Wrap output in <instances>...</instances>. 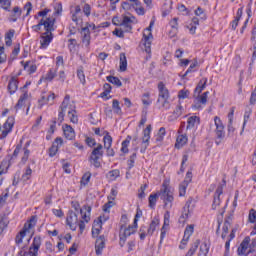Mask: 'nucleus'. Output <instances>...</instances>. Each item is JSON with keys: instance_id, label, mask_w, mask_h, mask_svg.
Instances as JSON below:
<instances>
[{"instance_id": "f257e3e1", "label": "nucleus", "mask_w": 256, "mask_h": 256, "mask_svg": "<svg viewBox=\"0 0 256 256\" xmlns=\"http://www.w3.org/2000/svg\"><path fill=\"white\" fill-rule=\"evenodd\" d=\"M91 211V206L84 205L82 209H80V215L82 219L80 221L77 213L72 210L68 211L66 217V225L71 231H77V227H79L80 234L82 235L83 231H85V223H89V221H91Z\"/></svg>"}, {"instance_id": "f03ea898", "label": "nucleus", "mask_w": 256, "mask_h": 256, "mask_svg": "<svg viewBox=\"0 0 256 256\" xmlns=\"http://www.w3.org/2000/svg\"><path fill=\"white\" fill-rule=\"evenodd\" d=\"M70 123L77 125L79 123V113L77 112V106L71 103V95L66 94L63 101L61 102L58 110V123L61 125L65 121V114Z\"/></svg>"}, {"instance_id": "7ed1b4c3", "label": "nucleus", "mask_w": 256, "mask_h": 256, "mask_svg": "<svg viewBox=\"0 0 256 256\" xmlns=\"http://www.w3.org/2000/svg\"><path fill=\"white\" fill-rule=\"evenodd\" d=\"M158 195L163 201L164 207H173V201H175V196L173 188L171 187V180L165 179L162 183L161 189L158 191Z\"/></svg>"}, {"instance_id": "20e7f679", "label": "nucleus", "mask_w": 256, "mask_h": 256, "mask_svg": "<svg viewBox=\"0 0 256 256\" xmlns=\"http://www.w3.org/2000/svg\"><path fill=\"white\" fill-rule=\"evenodd\" d=\"M169 99H171V93L169 89L165 85L164 82L158 83V103H161L163 109L166 111L171 109V104L169 103Z\"/></svg>"}, {"instance_id": "39448f33", "label": "nucleus", "mask_w": 256, "mask_h": 256, "mask_svg": "<svg viewBox=\"0 0 256 256\" xmlns=\"http://www.w3.org/2000/svg\"><path fill=\"white\" fill-rule=\"evenodd\" d=\"M137 229H139V226L135 224L128 225L127 227H125V225L120 226V232H119L120 247H125L127 243V239H129L131 235H135V233H137Z\"/></svg>"}, {"instance_id": "423d86ee", "label": "nucleus", "mask_w": 256, "mask_h": 256, "mask_svg": "<svg viewBox=\"0 0 256 256\" xmlns=\"http://www.w3.org/2000/svg\"><path fill=\"white\" fill-rule=\"evenodd\" d=\"M153 25H155V22L151 21L149 27L144 29L142 37L144 51L148 54L149 59H151V45L153 43V33L151 32L153 29Z\"/></svg>"}, {"instance_id": "0eeeda50", "label": "nucleus", "mask_w": 256, "mask_h": 256, "mask_svg": "<svg viewBox=\"0 0 256 256\" xmlns=\"http://www.w3.org/2000/svg\"><path fill=\"white\" fill-rule=\"evenodd\" d=\"M14 109L16 113L21 111V109H27V111L31 109V93L29 91L21 92L19 99L14 106Z\"/></svg>"}, {"instance_id": "6e6552de", "label": "nucleus", "mask_w": 256, "mask_h": 256, "mask_svg": "<svg viewBox=\"0 0 256 256\" xmlns=\"http://www.w3.org/2000/svg\"><path fill=\"white\" fill-rule=\"evenodd\" d=\"M214 126V133L216 135L215 144L221 145V141L225 139V124H223V120H221V117H214Z\"/></svg>"}, {"instance_id": "1a4fd4ad", "label": "nucleus", "mask_w": 256, "mask_h": 256, "mask_svg": "<svg viewBox=\"0 0 256 256\" xmlns=\"http://www.w3.org/2000/svg\"><path fill=\"white\" fill-rule=\"evenodd\" d=\"M42 27H44L45 32L46 31H55V19L51 17L42 18L38 24L32 26V31L34 33H39L41 31Z\"/></svg>"}, {"instance_id": "9d476101", "label": "nucleus", "mask_w": 256, "mask_h": 256, "mask_svg": "<svg viewBox=\"0 0 256 256\" xmlns=\"http://www.w3.org/2000/svg\"><path fill=\"white\" fill-rule=\"evenodd\" d=\"M103 157V145L98 144L96 148H94L89 157L90 165H93L96 169L101 167L100 159Z\"/></svg>"}, {"instance_id": "9b49d317", "label": "nucleus", "mask_w": 256, "mask_h": 256, "mask_svg": "<svg viewBox=\"0 0 256 256\" xmlns=\"http://www.w3.org/2000/svg\"><path fill=\"white\" fill-rule=\"evenodd\" d=\"M13 127H15V117L9 116L5 123L1 126L0 124V140L7 139L10 133H13Z\"/></svg>"}, {"instance_id": "f8f14e48", "label": "nucleus", "mask_w": 256, "mask_h": 256, "mask_svg": "<svg viewBox=\"0 0 256 256\" xmlns=\"http://www.w3.org/2000/svg\"><path fill=\"white\" fill-rule=\"evenodd\" d=\"M55 99H57L55 92H42L38 99V109H43L45 105H55Z\"/></svg>"}, {"instance_id": "ddd939ff", "label": "nucleus", "mask_w": 256, "mask_h": 256, "mask_svg": "<svg viewBox=\"0 0 256 256\" xmlns=\"http://www.w3.org/2000/svg\"><path fill=\"white\" fill-rule=\"evenodd\" d=\"M135 23H137V18H135V16L123 15L122 21L116 25H120V27L124 29L125 33H131V31H133V25H135Z\"/></svg>"}, {"instance_id": "4468645a", "label": "nucleus", "mask_w": 256, "mask_h": 256, "mask_svg": "<svg viewBox=\"0 0 256 256\" xmlns=\"http://www.w3.org/2000/svg\"><path fill=\"white\" fill-rule=\"evenodd\" d=\"M249 243H251V238L247 236L244 238V240L241 242L240 246L238 247L237 254L247 256L253 253V249L249 247Z\"/></svg>"}, {"instance_id": "2eb2a0df", "label": "nucleus", "mask_w": 256, "mask_h": 256, "mask_svg": "<svg viewBox=\"0 0 256 256\" xmlns=\"http://www.w3.org/2000/svg\"><path fill=\"white\" fill-rule=\"evenodd\" d=\"M53 31H46L40 35V49H47L53 43Z\"/></svg>"}, {"instance_id": "dca6fc26", "label": "nucleus", "mask_w": 256, "mask_h": 256, "mask_svg": "<svg viewBox=\"0 0 256 256\" xmlns=\"http://www.w3.org/2000/svg\"><path fill=\"white\" fill-rule=\"evenodd\" d=\"M151 130V125H148L143 130L142 147L140 149V153H145L147 151V147H149V141H151Z\"/></svg>"}, {"instance_id": "f3484780", "label": "nucleus", "mask_w": 256, "mask_h": 256, "mask_svg": "<svg viewBox=\"0 0 256 256\" xmlns=\"http://www.w3.org/2000/svg\"><path fill=\"white\" fill-rule=\"evenodd\" d=\"M80 33L82 46L89 51L91 47V31L88 27H83Z\"/></svg>"}, {"instance_id": "a211bd4d", "label": "nucleus", "mask_w": 256, "mask_h": 256, "mask_svg": "<svg viewBox=\"0 0 256 256\" xmlns=\"http://www.w3.org/2000/svg\"><path fill=\"white\" fill-rule=\"evenodd\" d=\"M170 219H171V214L169 212H166L164 214L163 226L160 230L161 231L160 232V245L163 244L165 237H167V231H169Z\"/></svg>"}, {"instance_id": "6ab92c4d", "label": "nucleus", "mask_w": 256, "mask_h": 256, "mask_svg": "<svg viewBox=\"0 0 256 256\" xmlns=\"http://www.w3.org/2000/svg\"><path fill=\"white\" fill-rule=\"evenodd\" d=\"M57 68H49L48 71L41 76L38 83L41 85V83H51L57 77Z\"/></svg>"}, {"instance_id": "aec40b11", "label": "nucleus", "mask_w": 256, "mask_h": 256, "mask_svg": "<svg viewBox=\"0 0 256 256\" xmlns=\"http://www.w3.org/2000/svg\"><path fill=\"white\" fill-rule=\"evenodd\" d=\"M63 143H64V141L61 137L55 138V140L52 143V146L48 150L49 157H55V155H57V153H59V149H61V147H63Z\"/></svg>"}, {"instance_id": "412c9836", "label": "nucleus", "mask_w": 256, "mask_h": 256, "mask_svg": "<svg viewBox=\"0 0 256 256\" xmlns=\"http://www.w3.org/2000/svg\"><path fill=\"white\" fill-rule=\"evenodd\" d=\"M42 243H43V240L41 239V236H35L29 247L30 249L29 254L32 256H37L39 253V249H41Z\"/></svg>"}, {"instance_id": "4be33fe9", "label": "nucleus", "mask_w": 256, "mask_h": 256, "mask_svg": "<svg viewBox=\"0 0 256 256\" xmlns=\"http://www.w3.org/2000/svg\"><path fill=\"white\" fill-rule=\"evenodd\" d=\"M20 65L23 66L24 71H26L28 75H33L34 73H37V62L35 60H22L20 62Z\"/></svg>"}, {"instance_id": "5701e85b", "label": "nucleus", "mask_w": 256, "mask_h": 256, "mask_svg": "<svg viewBox=\"0 0 256 256\" xmlns=\"http://www.w3.org/2000/svg\"><path fill=\"white\" fill-rule=\"evenodd\" d=\"M71 14L73 23L81 27V25H83V12H81V6H75L74 11H71Z\"/></svg>"}, {"instance_id": "b1692460", "label": "nucleus", "mask_w": 256, "mask_h": 256, "mask_svg": "<svg viewBox=\"0 0 256 256\" xmlns=\"http://www.w3.org/2000/svg\"><path fill=\"white\" fill-rule=\"evenodd\" d=\"M62 131L65 139L68 141H74L75 137H77V134L75 133V129L72 125L64 124L62 126Z\"/></svg>"}, {"instance_id": "393cba45", "label": "nucleus", "mask_w": 256, "mask_h": 256, "mask_svg": "<svg viewBox=\"0 0 256 256\" xmlns=\"http://www.w3.org/2000/svg\"><path fill=\"white\" fill-rule=\"evenodd\" d=\"M199 125H201V117L197 115L190 116L187 119L186 130L191 131V129H197Z\"/></svg>"}, {"instance_id": "a878e982", "label": "nucleus", "mask_w": 256, "mask_h": 256, "mask_svg": "<svg viewBox=\"0 0 256 256\" xmlns=\"http://www.w3.org/2000/svg\"><path fill=\"white\" fill-rule=\"evenodd\" d=\"M37 225V216H31L29 220H27L22 228L24 233H31L35 229Z\"/></svg>"}, {"instance_id": "bb28decb", "label": "nucleus", "mask_w": 256, "mask_h": 256, "mask_svg": "<svg viewBox=\"0 0 256 256\" xmlns=\"http://www.w3.org/2000/svg\"><path fill=\"white\" fill-rule=\"evenodd\" d=\"M159 225H161V220L159 219L158 216H155L149 224V227L147 229V235H149V237H153V233L157 231Z\"/></svg>"}, {"instance_id": "cd10ccee", "label": "nucleus", "mask_w": 256, "mask_h": 256, "mask_svg": "<svg viewBox=\"0 0 256 256\" xmlns=\"http://www.w3.org/2000/svg\"><path fill=\"white\" fill-rule=\"evenodd\" d=\"M231 223H233V214H230L225 218V221L222 227V234H221L222 239H225L229 234V227H231Z\"/></svg>"}, {"instance_id": "c85d7f7f", "label": "nucleus", "mask_w": 256, "mask_h": 256, "mask_svg": "<svg viewBox=\"0 0 256 256\" xmlns=\"http://www.w3.org/2000/svg\"><path fill=\"white\" fill-rule=\"evenodd\" d=\"M221 195H223V185H219L214 193L212 209H217L221 205Z\"/></svg>"}, {"instance_id": "c756f323", "label": "nucleus", "mask_w": 256, "mask_h": 256, "mask_svg": "<svg viewBox=\"0 0 256 256\" xmlns=\"http://www.w3.org/2000/svg\"><path fill=\"white\" fill-rule=\"evenodd\" d=\"M7 89L10 95H15V93H17V89H19V80H17L15 76L10 78Z\"/></svg>"}, {"instance_id": "7c9ffc66", "label": "nucleus", "mask_w": 256, "mask_h": 256, "mask_svg": "<svg viewBox=\"0 0 256 256\" xmlns=\"http://www.w3.org/2000/svg\"><path fill=\"white\" fill-rule=\"evenodd\" d=\"M209 97V91H206L196 98L197 103L194 105V109H203L201 105H207V99Z\"/></svg>"}, {"instance_id": "2f4dec72", "label": "nucleus", "mask_w": 256, "mask_h": 256, "mask_svg": "<svg viewBox=\"0 0 256 256\" xmlns=\"http://www.w3.org/2000/svg\"><path fill=\"white\" fill-rule=\"evenodd\" d=\"M103 249H105V236H100L95 243L96 255H103Z\"/></svg>"}, {"instance_id": "473e14b6", "label": "nucleus", "mask_w": 256, "mask_h": 256, "mask_svg": "<svg viewBox=\"0 0 256 256\" xmlns=\"http://www.w3.org/2000/svg\"><path fill=\"white\" fill-rule=\"evenodd\" d=\"M188 141L189 137H187V134H179L176 138V149H183V147H185V144L188 143Z\"/></svg>"}, {"instance_id": "72a5a7b5", "label": "nucleus", "mask_w": 256, "mask_h": 256, "mask_svg": "<svg viewBox=\"0 0 256 256\" xmlns=\"http://www.w3.org/2000/svg\"><path fill=\"white\" fill-rule=\"evenodd\" d=\"M9 217L6 214H0V235L5 233L7 227H9Z\"/></svg>"}, {"instance_id": "f704fd0d", "label": "nucleus", "mask_w": 256, "mask_h": 256, "mask_svg": "<svg viewBox=\"0 0 256 256\" xmlns=\"http://www.w3.org/2000/svg\"><path fill=\"white\" fill-rule=\"evenodd\" d=\"M22 14L21 8L19 6H16L12 10V14L9 16L8 21L10 23H17V21L20 19Z\"/></svg>"}, {"instance_id": "c9c22d12", "label": "nucleus", "mask_w": 256, "mask_h": 256, "mask_svg": "<svg viewBox=\"0 0 256 256\" xmlns=\"http://www.w3.org/2000/svg\"><path fill=\"white\" fill-rule=\"evenodd\" d=\"M15 37V29H10L4 34V41L6 47H11L13 45V38Z\"/></svg>"}, {"instance_id": "e433bc0d", "label": "nucleus", "mask_w": 256, "mask_h": 256, "mask_svg": "<svg viewBox=\"0 0 256 256\" xmlns=\"http://www.w3.org/2000/svg\"><path fill=\"white\" fill-rule=\"evenodd\" d=\"M252 114H253V109H251V107L247 106L245 108V112H244V121H243L242 131H241L240 135H243V131H245V127L247 126V123H249V119H251Z\"/></svg>"}, {"instance_id": "4c0bfd02", "label": "nucleus", "mask_w": 256, "mask_h": 256, "mask_svg": "<svg viewBox=\"0 0 256 256\" xmlns=\"http://www.w3.org/2000/svg\"><path fill=\"white\" fill-rule=\"evenodd\" d=\"M189 215H191V210H185L184 208L182 209L181 215L178 219L179 225L182 227H185V223H187L189 219Z\"/></svg>"}, {"instance_id": "58836bf2", "label": "nucleus", "mask_w": 256, "mask_h": 256, "mask_svg": "<svg viewBox=\"0 0 256 256\" xmlns=\"http://www.w3.org/2000/svg\"><path fill=\"white\" fill-rule=\"evenodd\" d=\"M169 25L172 29V31H170V35L171 37H175V35H177L178 31H179V18L175 17L172 20H170Z\"/></svg>"}, {"instance_id": "ea45409f", "label": "nucleus", "mask_w": 256, "mask_h": 256, "mask_svg": "<svg viewBox=\"0 0 256 256\" xmlns=\"http://www.w3.org/2000/svg\"><path fill=\"white\" fill-rule=\"evenodd\" d=\"M103 135L104 149H109L110 147H113V137H111L109 131H104Z\"/></svg>"}, {"instance_id": "a19ab883", "label": "nucleus", "mask_w": 256, "mask_h": 256, "mask_svg": "<svg viewBox=\"0 0 256 256\" xmlns=\"http://www.w3.org/2000/svg\"><path fill=\"white\" fill-rule=\"evenodd\" d=\"M159 197V192L152 193L149 195L148 207H150V209H155V207H157V199H159Z\"/></svg>"}, {"instance_id": "79ce46f5", "label": "nucleus", "mask_w": 256, "mask_h": 256, "mask_svg": "<svg viewBox=\"0 0 256 256\" xmlns=\"http://www.w3.org/2000/svg\"><path fill=\"white\" fill-rule=\"evenodd\" d=\"M131 139H133V137H131V135H128L126 137V139L121 143V153H124V155H127V153H129V145H131Z\"/></svg>"}, {"instance_id": "37998d69", "label": "nucleus", "mask_w": 256, "mask_h": 256, "mask_svg": "<svg viewBox=\"0 0 256 256\" xmlns=\"http://www.w3.org/2000/svg\"><path fill=\"white\" fill-rule=\"evenodd\" d=\"M92 174L91 172H85L80 180L81 189L85 188L91 182Z\"/></svg>"}, {"instance_id": "c03bdc74", "label": "nucleus", "mask_w": 256, "mask_h": 256, "mask_svg": "<svg viewBox=\"0 0 256 256\" xmlns=\"http://www.w3.org/2000/svg\"><path fill=\"white\" fill-rule=\"evenodd\" d=\"M207 78H202L199 83L197 84L194 93H197L198 95H201L203 93L205 87H207Z\"/></svg>"}, {"instance_id": "a18cd8bd", "label": "nucleus", "mask_w": 256, "mask_h": 256, "mask_svg": "<svg viewBox=\"0 0 256 256\" xmlns=\"http://www.w3.org/2000/svg\"><path fill=\"white\" fill-rule=\"evenodd\" d=\"M102 229H103V225H101V222L94 221L92 225V237L94 238L99 237Z\"/></svg>"}, {"instance_id": "49530a36", "label": "nucleus", "mask_w": 256, "mask_h": 256, "mask_svg": "<svg viewBox=\"0 0 256 256\" xmlns=\"http://www.w3.org/2000/svg\"><path fill=\"white\" fill-rule=\"evenodd\" d=\"M120 176H121V171H119V169L111 170L106 175L109 181H117V179H119Z\"/></svg>"}, {"instance_id": "de8ad7c7", "label": "nucleus", "mask_w": 256, "mask_h": 256, "mask_svg": "<svg viewBox=\"0 0 256 256\" xmlns=\"http://www.w3.org/2000/svg\"><path fill=\"white\" fill-rule=\"evenodd\" d=\"M25 237H27L26 232L22 230L19 231L15 236V245H17V247H21V245H23V239H25Z\"/></svg>"}, {"instance_id": "09e8293b", "label": "nucleus", "mask_w": 256, "mask_h": 256, "mask_svg": "<svg viewBox=\"0 0 256 256\" xmlns=\"http://www.w3.org/2000/svg\"><path fill=\"white\" fill-rule=\"evenodd\" d=\"M235 233H237V228H233L230 232L229 239L225 243V251L229 253V249H231V241L235 239Z\"/></svg>"}, {"instance_id": "8fccbe9b", "label": "nucleus", "mask_w": 256, "mask_h": 256, "mask_svg": "<svg viewBox=\"0 0 256 256\" xmlns=\"http://www.w3.org/2000/svg\"><path fill=\"white\" fill-rule=\"evenodd\" d=\"M76 75L82 85H85L87 83V80L85 79V71L83 69V66H80L77 69Z\"/></svg>"}, {"instance_id": "3c124183", "label": "nucleus", "mask_w": 256, "mask_h": 256, "mask_svg": "<svg viewBox=\"0 0 256 256\" xmlns=\"http://www.w3.org/2000/svg\"><path fill=\"white\" fill-rule=\"evenodd\" d=\"M106 81H108V83H111L112 85H115V87L123 86V83L121 82V80L116 76H107Z\"/></svg>"}, {"instance_id": "603ef678", "label": "nucleus", "mask_w": 256, "mask_h": 256, "mask_svg": "<svg viewBox=\"0 0 256 256\" xmlns=\"http://www.w3.org/2000/svg\"><path fill=\"white\" fill-rule=\"evenodd\" d=\"M120 71H127V56L125 54H120V63H119Z\"/></svg>"}, {"instance_id": "864d4df0", "label": "nucleus", "mask_w": 256, "mask_h": 256, "mask_svg": "<svg viewBox=\"0 0 256 256\" xmlns=\"http://www.w3.org/2000/svg\"><path fill=\"white\" fill-rule=\"evenodd\" d=\"M153 103V100L151 99V93L146 92L142 95V104L146 107H149Z\"/></svg>"}, {"instance_id": "5fc2aeb1", "label": "nucleus", "mask_w": 256, "mask_h": 256, "mask_svg": "<svg viewBox=\"0 0 256 256\" xmlns=\"http://www.w3.org/2000/svg\"><path fill=\"white\" fill-rule=\"evenodd\" d=\"M195 233V225L190 224L187 225L184 230V237H187L188 239H191V236Z\"/></svg>"}, {"instance_id": "6e6d98bb", "label": "nucleus", "mask_w": 256, "mask_h": 256, "mask_svg": "<svg viewBox=\"0 0 256 256\" xmlns=\"http://www.w3.org/2000/svg\"><path fill=\"white\" fill-rule=\"evenodd\" d=\"M194 14L196 15V17H200V19H202V21H207V13H205V10H203V8L198 7L194 11Z\"/></svg>"}, {"instance_id": "4d7b16f0", "label": "nucleus", "mask_w": 256, "mask_h": 256, "mask_svg": "<svg viewBox=\"0 0 256 256\" xmlns=\"http://www.w3.org/2000/svg\"><path fill=\"white\" fill-rule=\"evenodd\" d=\"M112 109L116 115H121V113H123V110H121V106L119 105V100L117 99L112 101Z\"/></svg>"}, {"instance_id": "13d9d810", "label": "nucleus", "mask_w": 256, "mask_h": 256, "mask_svg": "<svg viewBox=\"0 0 256 256\" xmlns=\"http://www.w3.org/2000/svg\"><path fill=\"white\" fill-rule=\"evenodd\" d=\"M68 49L70 53H75L77 50V39L71 38L68 40Z\"/></svg>"}, {"instance_id": "bf43d9fd", "label": "nucleus", "mask_w": 256, "mask_h": 256, "mask_svg": "<svg viewBox=\"0 0 256 256\" xmlns=\"http://www.w3.org/2000/svg\"><path fill=\"white\" fill-rule=\"evenodd\" d=\"M187 187H189L188 184H185L184 182H182L179 185L178 191H179V197H185V195H187Z\"/></svg>"}, {"instance_id": "052dcab7", "label": "nucleus", "mask_w": 256, "mask_h": 256, "mask_svg": "<svg viewBox=\"0 0 256 256\" xmlns=\"http://www.w3.org/2000/svg\"><path fill=\"white\" fill-rule=\"evenodd\" d=\"M149 186L147 184H143L140 186L139 190H138V199H145L146 195H145V191H147V188Z\"/></svg>"}, {"instance_id": "680f3d73", "label": "nucleus", "mask_w": 256, "mask_h": 256, "mask_svg": "<svg viewBox=\"0 0 256 256\" xmlns=\"http://www.w3.org/2000/svg\"><path fill=\"white\" fill-rule=\"evenodd\" d=\"M166 135H167V131L165 130V127H161L156 136V141H163Z\"/></svg>"}, {"instance_id": "e2e57ef3", "label": "nucleus", "mask_w": 256, "mask_h": 256, "mask_svg": "<svg viewBox=\"0 0 256 256\" xmlns=\"http://www.w3.org/2000/svg\"><path fill=\"white\" fill-rule=\"evenodd\" d=\"M49 13H51V9L45 8V9L39 11V12L34 16V19H39V17H42V19H45V16H46V15H49Z\"/></svg>"}, {"instance_id": "0e129e2a", "label": "nucleus", "mask_w": 256, "mask_h": 256, "mask_svg": "<svg viewBox=\"0 0 256 256\" xmlns=\"http://www.w3.org/2000/svg\"><path fill=\"white\" fill-rule=\"evenodd\" d=\"M183 111H184L183 106L178 105V106L175 108L174 112H173V117H174L175 119H179V117H181V116L183 115Z\"/></svg>"}, {"instance_id": "69168bd1", "label": "nucleus", "mask_w": 256, "mask_h": 256, "mask_svg": "<svg viewBox=\"0 0 256 256\" xmlns=\"http://www.w3.org/2000/svg\"><path fill=\"white\" fill-rule=\"evenodd\" d=\"M0 7L4 9V11H9V9H11V0H0Z\"/></svg>"}, {"instance_id": "338daca9", "label": "nucleus", "mask_w": 256, "mask_h": 256, "mask_svg": "<svg viewBox=\"0 0 256 256\" xmlns=\"http://www.w3.org/2000/svg\"><path fill=\"white\" fill-rule=\"evenodd\" d=\"M256 222V210L250 209L248 214V223H255Z\"/></svg>"}, {"instance_id": "774afa93", "label": "nucleus", "mask_w": 256, "mask_h": 256, "mask_svg": "<svg viewBox=\"0 0 256 256\" xmlns=\"http://www.w3.org/2000/svg\"><path fill=\"white\" fill-rule=\"evenodd\" d=\"M189 95H190L189 90L184 88L178 92V99H188Z\"/></svg>"}]
</instances>
